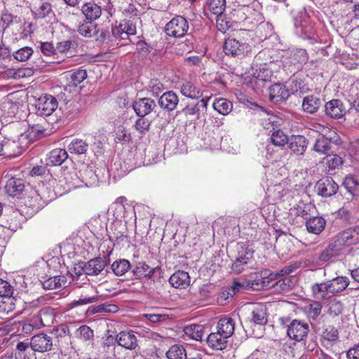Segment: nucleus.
<instances>
[{
	"instance_id": "a211bd4d",
	"label": "nucleus",
	"mask_w": 359,
	"mask_h": 359,
	"mask_svg": "<svg viewBox=\"0 0 359 359\" xmlns=\"http://www.w3.org/2000/svg\"><path fill=\"white\" fill-rule=\"evenodd\" d=\"M288 147L293 154L303 155L307 149L308 141L304 136L292 135L289 139Z\"/></svg>"
},
{
	"instance_id": "37998d69",
	"label": "nucleus",
	"mask_w": 359,
	"mask_h": 359,
	"mask_svg": "<svg viewBox=\"0 0 359 359\" xmlns=\"http://www.w3.org/2000/svg\"><path fill=\"white\" fill-rule=\"evenodd\" d=\"M181 93L191 99H198L202 95L201 91L191 82H187L181 86Z\"/></svg>"
},
{
	"instance_id": "c85d7f7f",
	"label": "nucleus",
	"mask_w": 359,
	"mask_h": 359,
	"mask_svg": "<svg viewBox=\"0 0 359 359\" xmlns=\"http://www.w3.org/2000/svg\"><path fill=\"white\" fill-rule=\"evenodd\" d=\"M216 328L217 331L222 334V335L229 338L234 332L235 323L231 318H222L217 322Z\"/></svg>"
},
{
	"instance_id": "9d476101",
	"label": "nucleus",
	"mask_w": 359,
	"mask_h": 359,
	"mask_svg": "<svg viewBox=\"0 0 359 359\" xmlns=\"http://www.w3.org/2000/svg\"><path fill=\"white\" fill-rule=\"evenodd\" d=\"M58 103L51 95H43L38 98L36 103V111L41 116H50L57 108Z\"/></svg>"
},
{
	"instance_id": "8fccbe9b",
	"label": "nucleus",
	"mask_w": 359,
	"mask_h": 359,
	"mask_svg": "<svg viewBox=\"0 0 359 359\" xmlns=\"http://www.w3.org/2000/svg\"><path fill=\"white\" fill-rule=\"evenodd\" d=\"M289 139L287 135L280 130L273 132L271 137L272 143L278 147L284 146L286 143H288Z\"/></svg>"
},
{
	"instance_id": "6e6d98bb",
	"label": "nucleus",
	"mask_w": 359,
	"mask_h": 359,
	"mask_svg": "<svg viewBox=\"0 0 359 359\" xmlns=\"http://www.w3.org/2000/svg\"><path fill=\"white\" fill-rule=\"evenodd\" d=\"M99 299L97 295L84 296L81 295L79 299H74L70 303L72 307H76L96 302Z\"/></svg>"
},
{
	"instance_id": "473e14b6",
	"label": "nucleus",
	"mask_w": 359,
	"mask_h": 359,
	"mask_svg": "<svg viewBox=\"0 0 359 359\" xmlns=\"http://www.w3.org/2000/svg\"><path fill=\"white\" fill-rule=\"evenodd\" d=\"M45 131L43 126L39 124L33 125L30 126L25 133L20 134L22 137H25L27 147L30 143L39 139Z\"/></svg>"
},
{
	"instance_id": "f704fd0d",
	"label": "nucleus",
	"mask_w": 359,
	"mask_h": 359,
	"mask_svg": "<svg viewBox=\"0 0 359 359\" xmlns=\"http://www.w3.org/2000/svg\"><path fill=\"white\" fill-rule=\"evenodd\" d=\"M132 272L136 278L142 279L151 276L154 273L155 269L151 268L145 262H139L133 268Z\"/></svg>"
},
{
	"instance_id": "39448f33",
	"label": "nucleus",
	"mask_w": 359,
	"mask_h": 359,
	"mask_svg": "<svg viewBox=\"0 0 359 359\" xmlns=\"http://www.w3.org/2000/svg\"><path fill=\"white\" fill-rule=\"evenodd\" d=\"M340 140L337 135L330 131L329 134L319 136L313 147V149L320 154L328 155L334 153L339 144Z\"/></svg>"
},
{
	"instance_id": "72a5a7b5",
	"label": "nucleus",
	"mask_w": 359,
	"mask_h": 359,
	"mask_svg": "<svg viewBox=\"0 0 359 359\" xmlns=\"http://www.w3.org/2000/svg\"><path fill=\"white\" fill-rule=\"evenodd\" d=\"M67 148L71 154L81 155L85 154L87 152L89 145L85 140L75 138L71 141Z\"/></svg>"
},
{
	"instance_id": "5fc2aeb1",
	"label": "nucleus",
	"mask_w": 359,
	"mask_h": 359,
	"mask_svg": "<svg viewBox=\"0 0 359 359\" xmlns=\"http://www.w3.org/2000/svg\"><path fill=\"white\" fill-rule=\"evenodd\" d=\"M118 311V308L115 304H102L96 306L92 307V313H116Z\"/></svg>"
},
{
	"instance_id": "3c124183",
	"label": "nucleus",
	"mask_w": 359,
	"mask_h": 359,
	"mask_svg": "<svg viewBox=\"0 0 359 359\" xmlns=\"http://www.w3.org/2000/svg\"><path fill=\"white\" fill-rule=\"evenodd\" d=\"M52 11L51 5L48 2L41 3L38 7H34V15L36 18H44Z\"/></svg>"
},
{
	"instance_id": "09e8293b",
	"label": "nucleus",
	"mask_w": 359,
	"mask_h": 359,
	"mask_svg": "<svg viewBox=\"0 0 359 359\" xmlns=\"http://www.w3.org/2000/svg\"><path fill=\"white\" fill-rule=\"evenodd\" d=\"M96 27L97 26L93 24L92 21H87L79 25L77 31L81 35L85 37H91L94 36Z\"/></svg>"
},
{
	"instance_id": "393cba45",
	"label": "nucleus",
	"mask_w": 359,
	"mask_h": 359,
	"mask_svg": "<svg viewBox=\"0 0 359 359\" xmlns=\"http://www.w3.org/2000/svg\"><path fill=\"white\" fill-rule=\"evenodd\" d=\"M326 220L323 217H311L306 221L307 231L316 235H319L325 227Z\"/></svg>"
},
{
	"instance_id": "f3484780",
	"label": "nucleus",
	"mask_w": 359,
	"mask_h": 359,
	"mask_svg": "<svg viewBox=\"0 0 359 359\" xmlns=\"http://www.w3.org/2000/svg\"><path fill=\"white\" fill-rule=\"evenodd\" d=\"M158 103L161 109L172 111L176 109L179 103V98L175 93L170 90L164 93L159 97Z\"/></svg>"
},
{
	"instance_id": "423d86ee",
	"label": "nucleus",
	"mask_w": 359,
	"mask_h": 359,
	"mask_svg": "<svg viewBox=\"0 0 359 359\" xmlns=\"http://www.w3.org/2000/svg\"><path fill=\"white\" fill-rule=\"evenodd\" d=\"M223 50L226 55L242 58L252 51V47L248 43L229 38L224 41Z\"/></svg>"
},
{
	"instance_id": "aec40b11",
	"label": "nucleus",
	"mask_w": 359,
	"mask_h": 359,
	"mask_svg": "<svg viewBox=\"0 0 359 359\" xmlns=\"http://www.w3.org/2000/svg\"><path fill=\"white\" fill-rule=\"evenodd\" d=\"M67 86L76 87L81 83L87 78L86 69L78 68L66 73Z\"/></svg>"
},
{
	"instance_id": "69168bd1",
	"label": "nucleus",
	"mask_w": 359,
	"mask_h": 359,
	"mask_svg": "<svg viewBox=\"0 0 359 359\" xmlns=\"http://www.w3.org/2000/svg\"><path fill=\"white\" fill-rule=\"evenodd\" d=\"M78 337L88 340L93 337V331L87 325H82L76 330Z\"/></svg>"
},
{
	"instance_id": "c03bdc74",
	"label": "nucleus",
	"mask_w": 359,
	"mask_h": 359,
	"mask_svg": "<svg viewBox=\"0 0 359 359\" xmlns=\"http://www.w3.org/2000/svg\"><path fill=\"white\" fill-rule=\"evenodd\" d=\"M168 359H187L186 350L182 345H173L166 352Z\"/></svg>"
},
{
	"instance_id": "9b49d317",
	"label": "nucleus",
	"mask_w": 359,
	"mask_h": 359,
	"mask_svg": "<svg viewBox=\"0 0 359 359\" xmlns=\"http://www.w3.org/2000/svg\"><path fill=\"white\" fill-rule=\"evenodd\" d=\"M22 215L17 209L9 208L8 212L0 219V226L12 231L21 228Z\"/></svg>"
},
{
	"instance_id": "bf43d9fd",
	"label": "nucleus",
	"mask_w": 359,
	"mask_h": 359,
	"mask_svg": "<svg viewBox=\"0 0 359 359\" xmlns=\"http://www.w3.org/2000/svg\"><path fill=\"white\" fill-rule=\"evenodd\" d=\"M163 90L164 85L157 79L151 80L147 86V90L155 96H157Z\"/></svg>"
},
{
	"instance_id": "0eeeda50",
	"label": "nucleus",
	"mask_w": 359,
	"mask_h": 359,
	"mask_svg": "<svg viewBox=\"0 0 359 359\" xmlns=\"http://www.w3.org/2000/svg\"><path fill=\"white\" fill-rule=\"evenodd\" d=\"M236 250L237 255L232 264L231 269L235 273L239 274L253 258L254 251L243 243L238 244Z\"/></svg>"
},
{
	"instance_id": "4be33fe9",
	"label": "nucleus",
	"mask_w": 359,
	"mask_h": 359,
	"mask_svg": "<svg viewBox=\"0 0 359 359\" xmlns=\"http://www.w3.org/2000/svg\"><path fill=\"white\" fill-rule=\"evenodd\" d=\"M227 339L219 332H214L210 333L207 338V344L209 347L214 350L222 351L227 346Z\"/></svg>"
},
{
	"instance_id": "f257e3e1",
	"label": "nucleus",
	"mask_w": 359,
	"mask_h": 359,
	"mask_svg": "<svg viewBox=\"0 0 359 359\" xmlns=\"http://www.w3.org/2000/svg\"><path fill=\"white\" fill-rule=\"evenodd\" d=\"M359 242L358 232L355 229H347L330 239L326 247L318 255L316 262L323 265L339 257L344 249Z\"/></svg>"
},
{
	"instance_id": "774afa93",
	"label": "nucleus",
	"mask_w": 359,
	"mask_h": 359,
	"mask_svg": "<svg viewBox=\"0 0 359 359\" xmlns=\"http://www.w3.org/2000/svg\"><path fill=\"white\" fill-rule=\"evenodd\" d=\"M234 296V292L230 291L228 288L224 289L219 294L217 297V301L222 304H226L230 298H232Z\"/></svg>"
},
{
	"instance_id": "dca6fc26",
	"label": "nucleus",
	"mask_w": 359,
	"mask_h": 359,
	"mask_svg": "<svg viewBox=\"0 0 359 359\" xmlns=\"http://www.w3.org/2000/svg\"><path fill=\"white\" fill-rule=\"evenodd\" d=\"M290 95L289 88L283 83H275L269 88L270 100L274 103L285 102Z\"/></svg>"
},
{
	"instance_id": "b1692460",
	"label": "nucleus",
	"mask_w": 359,
	"mask_h": 359,
	"mask_svg": "<svg viewBox=\"0 0 359 359\" xmlns=\"http://www.w3.org/2000/svg\"><path fill=\"white\" fill-rule=\"evenodd\" d=\"M116 340L119 346L127 349L133 350L137 346V337L133 332H121Z\"/></svg>"
},
{
	"instance_id": "c9c22d12",
	"label": "nucleus",
	"mask_w": 359,
	"mask_h": 359,
	"mask_svg": "<svg viewBox=\"0 0 359 359\" xmlns=\"http://www.w3.org/2000/svg\"><path fill=\"white\" fill-rule=\"evenodd\" d=\"M67 280L65 276H55L41 282L43 287L46 290H55L65 285Z\"/></svg>"
},
{
	"instance_id": "603ef678",
	"label": "nucleus",
	"mask_w": 359,
	"mask_h": 359,
	"mask_svg": "<svg viewBox=\"0 0 359 359\" xmlns=\"http://www.w3.org/2000/svg\"><path fill=\"white\" fill-rule=\"evenodd\" d=\"M327 306V313L333 317L339 316L343 311V305L341 302L336 299L331 300Z\"/></svg>"
},
{
	"instance_id": "2eb2a0df",
	"label": "nucleus",
	"mask_w": 359,
	"mask_h": 359,
	"mask_svg": "<svg viewBox=\"0 0 359 359\" xmlns=\"http://www.w3.org/2000/svg\"><path fill=\"white\" fill-rule=\"evenodd\" d=\"M106 265V259L97 257L86 262L82 266V270L86 275L97 276L103 271Z\"/></svg>"
},
{
	"instance_id": "338daca9",
	"label": "nucleus",
	"mask_w": 359,
	"mask_h": 359,
	"mask_svg": "<svg viewBox=\"0 0 359 359\" xmlns=\"http://www.w3.org/2000/svg\"><path fill=\"white\" fill-rule=\"evenodd\" d=\"M142 316L154 323L165 321L168 319V316L165 314L145 313Z\"/></svg>"
},
{
	"instance_id": "1a4fd4ad",
	"label": "nucleus",
	"mask_w": 359,
	"mask_h": 359,
	"mask_svg": "<svg viewBox=\"0 0 359 359\" xmlns=\"http://www.w3.org/2000/svg\"><path fill=\"white\" fill-rule=\"evenodd\" d=\"M309 332V325L307 323L294 319L287 325V336L297 341H302Z\"/></svg>"
},
{
	"instance_id": "e433bc0d",
	"label": "nucleus",
	"mask_w": 359,
	"mask_h": 359,
	"mask_svg": "<svg viewBox=\"0 0 359 359\" xmlns=\"http://www.w3.org/2000/svg\"><path fill=\"white\" fill-rule=\"evenodd\" d=\"M111 268L116 276H121L131 269L132 266L128 259H118L113 262Z\"/></svg>"
},
{
	"instance_id": "de8ad7c7",
	"label": "nucleus",
	"mask_w": 359,
	"mask_h": 359,
	"mask_svg": "<svg viewBox=\"0 0 359 359\" xmlns=\"http://www.w3.org/2000/svg\"><path fill=\"white\" fill-rule=\"evenodd\" d=\"M343 185L346 189L353 196L359 195V181L352 176H347L344 178Z\"/></svg>"
},
{
	"instance_id": "a878e982",
	"label": "nucleus",
	"mask_w": 359,
	"mask_h": 359,
	"mask_svg": "<svg viewBox=\"0 0 359 359\" xmlns=\"http://www.w3.org/2000/svg\"><path fill=\"white\" fill-rule=\"evenodd\" d=\"M322 105V100L317 96L310 95L304 97L302 107L304 112L308 114L316 113Z\"/></svg>"
},
{
	"instance_id": "13d9d810",
	"label": "nucleus",
	"mask_w": 359,
	"mask_h": 359,
	"mask_svg": "<svg viewBox=\"0 0 359 359\" xmlns=\"http://www.w3.org/2000/svg\"><path fill=\"white\" fill-rule=\"evenodd\" d=\"M326 164L329 170H333L339 168L343 163L342 158L338 155L331 154L327 155Z\"/></svg>"
},
{
	"instance_id": "bb28decb",
	"label": "nucleus",
	"mask_w": 359,
	"mask_h": 359,
	"mask_svg": "<svg viewBox=\"0 0 359 359\" xmlns=\"http://www.w3.org/2000/svg\"><path fill=\"white\" fill-rule=\"evenodd\" d=\"M169 283L175 288H185L190 284V277L187 272L178 271L170 277Z\"/></svg>"
},
{
	"instance_id": "e2e57ef3",
	"label": "nucleus",
	"mask_w": 359,
	"mask_h": 359,
	"mask_svg": "<svg viewBox=\"0 0 359 359\" xmlns=\"http://www.w3.org/2000/svg\"><path fill=\"white\" fill-rule=\"evenodd\" d=\"M323 337L328 341H334L338 339V330L333 326H327L323 332Z\"/></svg>"
},
{
	"instance_id": "ddd939ff",
	"label": "nucleus",
	"mask_w": 359,
	"mask_h": 359,
	"mask_svg": "<svg viewBox=\"0 0 359 359\" xmlns=\"http://www.w3.org/2000/svg\"><path fill=\"white\" fill-rule=\"evenodd\" d=\"M316 188L319 195L330 197L337 192L339 186L332 177H326L317 182Z\"/></svg>"
},
{
	"instance_id": "2f4dec72",
	"label": "nucleus",
	"mask_w": 359,
	"mask_h": 359,
	"mask_svg": "<svg viewBox=\"0 0 359 359\" xmlns=\"http://www.w3.org/2000/svg\"><path fill=\"white\" fill-rule=\"evenodd\" d=\"M330 293L334 294L344 291L349 285V280L345 276H338L328 280Z\"/></svg>"
},
{
	"instance_id": "f03ea898",
	"label": "nucleus",
	"mask_w": 359,
	"mask_h": 359,
	"mask_svg": "<svg viewBox=\"0 0 359 359\" xmlns=\"http://www.w3.org/2000/svg\"><path fill=\"white\" fill-rule=\"evenodd\" d=\"M136 34V24L132 20L124 19L118 25L111 28V32L104 28L96 27L95 40L109 46L118 45L117 41L128 39L129 36Z\"/></svg>"
},
{
	"instance_id": "7ed1b4c3",
	"label": "nucleus",
	"mask_w": 359,
	"mask_h": 359,
	"mask_svg": "<svg viewBox=\"0 0 359 359\" xmlns=\"http://www.w3.org/2000/svg\"><path fill=\"white\" fill-rule=\"evenodd\" d=\"M55 313L50 307H44L34 314L29 320V323L24 325L23 330L31 332L33 329H40L50 326L54 321Z\"/></svg>"
},
{
	"instance_id": "58836bf2",
	"label": "nucleus",
	"mask_w": 359,
	"mask_h": 359,
	"mask_svg": "<svg viewBox=\"0 0 359 359\" xmlns=\"http://www.w3.org/2000/svg\"><path fill=\"white\" fill-rule=\"evenodd\" d=\"M212 107L214 109L217 111L219 114L227 115L231 111L233 104L227 99L221 97L214 101Z\"/></svg>"
},
{
	"instance_id": "c756f323",
	"label": "nucleus",
	"mask_w": 359,
	"mask_h": 359,
	"mask_svg": "<svg viewBox=\"0 0 359 359\" xmlns=\"http://www.w3.org/2000/svg\"><path fill=\"white\" fill-rule=\"evenodd\" d=\"M68 158L65 149L57 148L49 152L46 159L47 165H60Z\"/></svg>"
},
{
	"instance_id": "79ce46f5",
	"label": "nucleus",
	"mask_w": 359,
	"mask_h": 359,
	"mask_svg": "<svg viewBox=\"0 0 359 359\" xmlns=\"http://www.w3.org/2000/svg\"><path fill=\"white\" fill-rule=\"evenodd\" d=\"M272 75V71L266 63L257 66L253 72L254 77L262 81H269Z\"/></svg>"
},
{
	"instance_id": "680f3d73",
	"label": "nucleus",
	"mask_w": 359,
	"mask_h": 359,
	"mask_svg": "<svg viewBox=\"0 0 359 359\" xmlns=\"http://www.w3.org/2000/svg\"><path fill=\"white\" fill-rule=\"evenodd\" d=\"M121 226V224L120 222H116L112 226L109 228L110 231L107 230V232L109 233V239L111 241H117L118 240H123V238L124 237V233L121 231H119L117 229V226Z\"/></svg>"
},
{
	"instance_id": "4468645a",
	"label": "nucleus",
	"mask_w": 359,
	"mask_h": 359,
	"mask_svg": "<svg viewBox=\"0 0 359 359\" xmlns=\"http://www.w3.org/2000/svg\"><path fill=\"white\" fill-rule=\"evenodd\" d=\"M156 107L155 100L149 97L137 98L133 102V109L138 116H146Z\"/></svg>"
},
{
	"instance_id": "4d7b16f0",
	"label": "nucleus",
	"mask_w": 359,
	"mask_h": 359,
	"mask_svg": "<svg viewBox=\"0 0 359 359\" xmlns=\"http://www.w3.org/2000/svg\"><path fill=\"white\" fill-rule=\"evenodd\" d=\"M32 54V48L28 46H25L15 51L13 53V56L17 60L24 62L27 60Z\"/></svg>"
},
{
	"instance_id": "ea45409f",
	"label": "nucleus",
	"mask_w": 359,
	"mask_h": 359,
	"mask_svg": "<svg viewBox=\"0 0 359 359\" xmlns=\"http://www.w3.org/2000/svg\"><path fill=\"white\" fill-rule=\"evenodd\" d=\"M184 331L192 339L201 341L203 334L204 327L198 324H191L186 326Z\"/></svg>"
},
{
	"instance_id": "0e129e2a",
	"label": "nucleus",
	"mask_w": 359,
	"mask_h": 359,
	"mask_svg": "<svg viewBox=\"0 0 359 359\" xmlns=\"http://www.w3.org/2000/svg\"><path fill=\"white\" fill-rule=\"evenodd\" d=\"M69 329L66 324H60L56 327L53 328L51 334L56 338H62L69 335Z\"/></svg>"
},
{
	"instance_id": "f8f14e48",
	"label": "nucleus",
	"mask_w": 359,
	"mask_h": 359,
	"mask_svg": "<svg viewBox=\"0 0 359 359\" xmlns=\"http://www.w3.org/2000/svg\"><path fill=\"white\" fill-rule=\"evenodd\" d=\"M28 344L33 351L40 353L50 351L53 345L52 337L43 333L33 336Z\"/></svg>"
},
{
	"instance_id": "5701e85b",
	"label": "nucleus",
	"mask_w": 359,
	"mask_h": 359,
	"mask_svg": "<svg viewBox=\"0 0 359 359\" xmlns=\"http://www.w3.org/2000/svg\"><path fill=\"white\" fill-rule=\"evenodd\" d=\"M24 180L20 178H10L5 186L6 192L12 197L19 196L25 189Z\"/></svg>"
},
{
	"instance_id": "6e6552de",
	"label": "nucleus",
	"mask_w": 359,
	"mask_h": 359,
	"mask_svg": "<svg viewBox=\"0 0 359 359\" xmlns=\"http://www.w3.org/2000/svg\"><path fill=\"white\" fill-rule=\"evenodd\" d=\"M189 25L187 20L182 16H177L168 22L165 27L167 35L172 37H182L187 32Z\"/></svg>"
},
{
	"instance_id": "49530a36",
	"label": "nucleus",
	"mask_w": 359,
	"mask_h": 359,
	"mask_svg": "<svg viewBox=\"0 0 359 359\" xmlns=\"http://www.w3.org/2000/svg\"><path fill=\"white\" fill-rule=\"evenodd\" d=\"M287 83L288 86L287 87L289 88L290 95L298 92L299 93H304L308 90V88L304 84L303 81L299 78H292Z\"/></svg>"
},
{
	"instance_id": "6ab92c4d",
	"label": "nucleus",
	"mask_w": 359,
	"mask_h": 359,
	"mask_svg": "<svg viewBox=\"0 0 359 359\" xmlns=\"http://www.w3.org/2000/svg\"><path fill=\"white\" fill-rule=\"evenodd\" d=\"M225 6V0H210L205 7V11L208 15H210V18H212V15L215 16L217 22H218L219 18L222 16Z\"/></svg>"
},
{
	"instance_id": "20e7f679",
	"label": "nucleus",
	"mask_w": 359,
	"mask_h": 359,
	"mask_svg": "<svg viewBox=\"0 0 359 359\" xmlns=\"http://www.w3.org/2000/svg\"><path fill=\"white\" fill-rule=\"evenodd\" d=\"M27 148L25 137L20 135L16 138H4L0 142V156L15 157Z\"/></svg>"
},
{
	"instance_id": "cd10ccee",
	"label": "nucleus",
	"mask_w": 359,
	"mask_h": 359,
	"mask_svg": "<svg viewBox=\"0 0 359 359\" xmlns=\"http://www.w3.org/2000/svg\"><path fill=\"white\" fill-rule=\"evenodd\" d=\"M250 322L255 325H264L266 324L267 319V309L265 305L257 304L256 305L251 312Z\"/></svg>"
},
{
	"instance_id": "a18cd8bd",
	"label": "nucleus",
	"mask_w": 359,
	"mask_h": 359,
	"mask_svg": "<svg viewBox=\"0 0 359 359\" xmlns=\"http://www.w3.org/2000/svg\"><path fill=\"white\" fill-rule=\"evenodd\" d=\"M290 57L297 63L302 65L309 60V55L305 49L294 48L290 51Z\"/></svg>"
},
{
	"instance_id": "864d4df0",
	"label": "nucleus",
	"mask_w": 359,
	"mask_h": 359,
	"mask_svg": "<svg viewBox=\"0 0 359 359\" xmlns=\"http://www.w3.org/2000/svg\"><path fill=\"white\" fill-rule=\"evenodd\" d=\"M139 117L135 121V128L141 134H145L149 131L151 122L145 116Z\"/></svg>"
},
{
	"instance_id": "052dcab7",
	"label": "nucleus",
	"mask_w": 359,
	"mask_h": 359,
	"mask_svg": "<svg viewBox=\"0 0 359 359\" xmlns=\"http://www.w3.org/2000/svg\"><path fill=\"white\" fill-rule=\"evenodd\" d=\"M13 292L14 288L8 282L0 278V297H11Z\"/></svg>"
},
{
	"instance_id": "4c0bfd02",
	"label": "nucleus",
	"mask_w": 359,
	"mask_h": 359,
	"mask_svg": "<svg viewBox=\"0 0 359 359\" xmlns=\"http://www.w3.org/2000/svg\"><path fill=\"white\" fill-rule=\"evenodd\" d=\"M28 342H19L17 344L14 359H31L34 353Z\"/></svg>"
},
{
	"instance_id": "a19ab883",
	"label": "nucleus",
	"mask_w": 359,
	"mask_h": 359,
	"mask_svg": "<svg viewBox=\"0 0 359 359\" xmlns=\"http://www.w3.org/2000/svg\"><path fill=\"white\" fill-rule=\"evenodd\" d=\"M328 282L316 283L312 287V291L314 297L316 299H326L330 294Z\"/></svg>"
},
{
	"instance_id": "412c9836",
	"label": "nucleus",
	"mask_w": 359,
	"mask_h": 359,
	"mask_svg": "<svg viewBox=\"0 0 359 359\" xmlns=\"http://www.w3.org/2000/svg\"><path fill=\"white\" fill-rule=\"evenodd\" d=\"M325 111L327 116L334 118H341L345 113L343 103L339 100H332L327 102Z\"/></svg>"
},
{
	"instance_id": "7c9ffc66",
	"label": "nucleus",
	"mask_w": 359,
	"mask_h": 359,
	"mask_svg": "<svg viewBox=\"0 0 359 359\" xmlns=\"http://www.w3.org/2000/svg\"><path fill=\"white\" fill-rule=\"evenodd\" d=\"M81 11L89 21L98 19L102 14L100 6L93 2L85 3L82 6Z\"/></svg>"
}]
</instances>
